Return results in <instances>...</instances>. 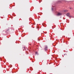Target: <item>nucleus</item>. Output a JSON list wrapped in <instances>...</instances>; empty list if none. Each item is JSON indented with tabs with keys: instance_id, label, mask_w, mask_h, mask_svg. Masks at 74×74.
<instances>
[{
	"instance_id": "obj_3",
	"label": "nucleus",
	"mask_w": 74,
	"mask_h": 74,
	"mask_svg": "<svg viewBox=\"0 0 74 74\" xmlns=\"http://www.w3.org/2000/svg\"><path fill=\"white\" fill-rule=\"evenodd\" d=\"M70 14L69 13H67V14H66V16H69V17H71V16H69L70 15Z\"/></svg>"
},
{
	"instance_id": "obj_4",
	"label": "nucleus",
	"mask_w": 74,
	"mask_h": 74,
	"mask_svg": "<svg viewBox=\"0 0 74 74\" xmlns=\"http://www.w3.org/2000/svg\"><path fill=\"white\" fill-rule=\"evenodd\" d=\"M35 54L37 55H38V52H35Z\"/></svg>"
},
{
	"instance_id": "obj_1",
	"label": "nucleus",
	"mask_w": 74,
	"mask_h": 74,
	"mask_svg": "<svg viewBox=\"0 0 74 74\" xmlns=\"http://www.w3.org/2000/svg\"><path fill=\"white\" fill-rule=\"evenodd\" d=\"M62 15V14L60 12L58 13L57 14L58 16H60Z\"/></svg>"
},
{
	"instance_id": "obj_5",
	"label": "nucleus",
	"mask_w": 74,
	"mask_h": 74,
	"mask_svg": "<svg viewBox=\"0 0 74 74\" xmlns=\"http://www.w3.org/2000/svg\"><path fill=\"white\" fill-rule=\"evenodd\" d=\"M68 10H64V12H68Z\"/></svg>"
},
{
	"instance_id": "obj_6",
	"label": "nucleus",
	"mask_w": 74,
	"mask_h": 74,
	"mask_svg": "<svg viewBox=\"0 0 74 74\" xmlns=\"http://www.w3.org/2000/svg\"><path fill=\"white\" fill-rule=\"evenodd\" d=\"M70 9H71V8H70Z\"/></svg>"
},
{
	"instance_id": "obj_2",
	"label": "nucleus",
	"mask_w": 74,
	"mask_h": 74,
	"mask_svg": "<svg viewBox=\"0 0 74 74\" xmlns=\"http://www.w3.org/2000/svg\"><path fill=\"white\" fill-rule=\"evenodd\" d=\"M48 49V47L47 46H46L45 48V51L47 50Z\"/></svg>"
}]
</instances>
